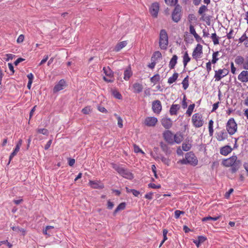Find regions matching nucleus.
I'll list each match as a JSON object with an SVG mask.
<instances>
[{
	"mask_svg": "<svg viewBox=\"0 0 248 248\" xmlns=\"http://www.w3.org/2000/svg\"><path fill=\"white\" fill-rule=\"evenodd\" d=\"M211 38L215 45L219 44V37L217 36L216 33H212L211 36Z\"/></svg>",
	"mask_w": 248,
	"mask_h": 248,
	"instance_id": "obj_37",
	"label": "nucleus"
},
{
	"mask_svg": "<svg viewBox=\"0 0 248 248\" xmlns=\"http://www.w3.org/2000/svg\"><path fill=\"white\" fill-rule=\"evenodd\" d=\"M160 147H161V148L162 150V151L165 153H166V154H170V148H169V146H168V145H167L165 143H164L163 142H161L160 143Z\"/></svg>",
	"mask_w": 248,
	"mask_h": 248,
	"instance_id": "obj_30",
	"label": "nucleus"
},
{
	"mask_svg": "<svg viewBox=\"0 0 248 248\" xmlns=\"http://www.w3.org/2000/svg\"><path fill=\"white\" fill-rule=\"evenodd\" d=\"M183 135L180 132H177L174 135H173L174 143H180L183 141Z\"/></svg>",
	"mask_w": 248,
	"mask_h": 248,
	"instance_id": "obj_20",
	"label": "nucleus"
},
{
	"mask_svg": "<svg viewBox=\"0 0 248 248\" xmlns=\"http://www.w3.org/2000/svg\"><path fill=\"white\" fill-rule=\"evenodd\" d=\"M180 108V106L179 104H172L170 109V113L171 115H176L177 114L178 111Z\"/></svg>",
	"mask_w": 248,
	"mask_h": 248,
	"instance_id": "obj_21",
	"label": "nucleus"
},
{
	"mask_svg": "<svg viewBox=\"0 0 248 248\" xmlns=\"http://www.w3.org/2000/svg\"><path fill=\"white\" fill-rule=\"evenodd\" d=\"M24 39V36L23 34H20L17 38L16 42L18 43H21L23 42Z\"/></svg>",
	"mask_w": 248,
	"mask_h": 248,
	"instance_id": "obj_58",
	"label": "nucleus"
},
{
	"mask_svg": "<svg viewBox=\"0 0 248 248\" xmlns=\"http://www.w3.org/2000/svg\"><path fill=\"white\" fill-rule=\"evenodd\" d=\"M168 230L167 229H163V239L162 240V242L164 243L165 241L167 240V234L168 233Z\"/></svg>",
	"mask_w": 248,
	"mask_h": 248,
	"instance_id": "obj_55",
	"label": "nucleus"
},
{
	"mask_svg": "<svg viewBox=\"0 0 248 248\" xmlns=\"http://www.w3.org/2000/svg\"><path fill=\"white\" fill-rule=\"evenodd\" d=\"M241 164V161L237 159L236 155H232L222 161V165L223 166L227 167H231L230 170L232 173H235L239 170Z\"/></svg>",
	"mask_w": 248,
	"mask_h": 248,
	"instance_id": "obj_1",
	"label": "nucleus"
},
{
	"mask_svg": "<svg viewBox=\"0 0 248 248\" xmlns=\"http://www.w3.org/2000/svg\"><path fill=\"white\" fill-rule=\"evenodd\" d=\"M112 93L115 98L118 99H122V96L121 94L117 90H113Z\"/></svg>",
	"mask_w": 248,
	"mask_h": 248,
	"instance_id": "obj_45",
	"label": "nucleus"
},
{
	"mask_svg": "<svg viewBox=\"0 0 248 248\" xmlns=\"http://www.w3.org/2000/svg\"><path fill=\"white\" fill-rule=\"evenodd\" d=\"M206 70L209 74L210 72L211 71V62L210 61H209L206 64Z\"/></svg>",
	"mask_w": 248,
	"mask_h": 248,
	"instance_id": "obj_56",
	"label": "nucleus"
},
{
	"mask_svg": "<svg viewBox=\"0 0 248 248\" xmlns=\"http://www.w3.org/2000/svg\"><path fill=\"white\" fill-rule=\"evenodd\" d=\"M153 192H149L146 193L145 195V198L148 200H152L153 199Z\"/></svg>",
	"mask_w": 248,
	"mask_h": 248,
	"instance_id": "obj_62",
	"label": "nucleus"
},
{
	"mask_svg": "<svg viewBox=\"0 0 248 248\" xmlns=\"http://www.w3.org/2000/svg\"><path fill=\"white\" fill-rule=\"evenodd\" d=\"M214 121L212 120H210L209 122V132L210 136H213L214 132L213 129Z\"/></svg>",
	"mask_w": 248,
	"mask_h": 248,
	"instance_id": "obj_39",
	"label": "nucleus"
},
{
	"mask_svg": "<svg viewBox=\"0 0 248 248\" xmlns=\"http://www.w3.org/2000/svg\"><path fill=\"white\" fill-rule=\"evenodd\" d=\"M189 32L193 36L197 34L194 27L192 24L189 26Z\"/></svg>",
	"mask_w": 248,
	"mask_h": 248,
	"instance_id": "obj_53",
	"label": "nucleus"
},
{
	"mask_svg": "<svg viewBox=\"0 0 248 248\" xmlns=\"http://www.w3.org/2000/svg\"><path fill=\"white\" fill-rule=\"evenodd\" d=\"M134 152L136 153H140L142 154H144V152L138 146L136 145H134Z\"/></svg>",
	"mask_w": 248,
	"mask_h": 248,
	"instance_id": "obj_50",
	"label": "nucleus"
},
{
	"mask_svg": "<svg viewBox=\"0 0 248 248\" xmlns=\"http://www.w3.org/2000/svg\"><path fill=\"white\" fill-rule=\"evenodd\" d=\"M126 207V203L124 202L120 203L115 209L113 215H115L119 211L124 210Z\"/></svg>",
	"mask_w": 248,
	"mask_h": 248,
	"instance_id": "obj_27",
	"label": "nucleus"
},
{
	"mask_svg": "<svg viewBox=\"0 0 248 248\" xmlns=\"http://www.w3.org/2000/svg\"><path fill=\"white\" fill-rule=\"evenodd\" d=\"M228 74V71L226 69H218L215 71L214 78L215 81H219L222 78L225 77Z\"/></svg>",
	"mask_w": 248,
	"mask_h": 248,
	"instance_id": "obj_8",
	"label": "nucleus"
},
{
	"mask_svg": "<svg viewBox=\"0 0 248 248\" xmlns=\"http://www.w3.org/2000/svg\"><path fill=\"white\" fill-rule=\"evenodd\" d=\"M218 53L219 51H216L213 52L212 54V61L211 62V63L213 64H215L216 63H217V62L219 60V58L217 57Z\"/></svg>",
	"mask_w": 248,
	"mask_h": 248,
	"instance_id": "obj_36",
	"label": "nucleus"
},
{
	"mask_svg": "<svg viewBox=\"0 0 248 248\" xmlns=\"http://www.w3.org/2000/svg\"><path fill=\"white\" fill-rule=\"evenodd\" d=\"M232 151V148L230 146L226 145L220 148V153L222 155H227Z\"/></svg>",
	"mask_w": 248,
	"mask_h": 248,
	"instance_id": "obj_22",
	"label": "nucleus"
},
{
	"mask_svg": "<svg viewBox=\"0 0 248 248\" xmlns=\"http://www.w3.org/2000/svg\"><path fill=\"white\" fill-rule=\"evenodd\" d=\"M149 188H154V189H157V188H160L161 187L160 185H156L154 183H149L148 185Z\"/></svg>",
	"mask_w": 248,
	"mask_h": 248,
	"instance_id": "obj_49",
	"label": "nucleus"
},
{
	"mask_svg": "<svg viewBox=\"0 0 248 248\" xmlns=\"http://www.w3.org/2000/svg\"><path fill=\"white\" fill-rule=\"evenodd\" d=\"M237 128V124L234 119L232 118L229 119L226 124L228 133L231 135H233L236 132Z\"/></svg>",
	"mask_w": 248,
	"mask_h": 248,
	"instance_id": "obj_6",
	"label": "nucleus"
},
{
	"mask_svg": "<svg viewBox=\"0 0 248 248\" xmlns=\"http://www.w3.org/2000/svg\"><path fill=\"white\" fill-rule=\"evenodd\" d=\"M17 154L16 152H15L14 151L11 153L9 156V159L8 161V164H10V162L12 160L13 158Z\"/></svg>",
	"mask_w": 248,
	"mask_h": 248,
	"instance_id": "obj_63",
	"label": "nucleus"
},
{
	"mask_svg": "<svg viewBox=\"0 0 248 248\" xmlns=\"http://www.w3.org/2000/svg\"><path fill=\"white\" fill-rule=\"evenodd\" d=\"M202 54V46L198 44L196 47L194 49L192 53V57L195 60H198L201 58V55Z\"/></svg>",
	"mask_w": 248,
	"mask_h": 248,
	"instance_id": "obj_10",
	"label": "nucleus"
},
{
	"mask_svg": "<svg viewBox=\"0 0 248 248\" xmlns=\"http://www.w3.org/2000/svg\"><path fill=\"white\" fill-rule=\"evenodd\" d=\"M178 57L176 55H174L170 61L169 66L170 69H173L177 63Z\"/></svg>",
	"mask_w": 248,
	"mask_h": 248,
	"instance_id": "obj_26",
	"label": "nucleus"
},
{
	"mask_svg": "<svg viewBox=\"0 0 248 248\" xmlns=\"http://www.w3.org/2000/svg\"><path fill=\"white\" fill-rule=\"evenodd\" d=\"M111 165L113 169L124 178L129 180H132L134 178L132 173L128 169L123 167L122 165L114 163H112Z\"/></svg>",
	"mask_w": 248,
	"mask_h": 248,
	"instance_id": "obj_2",
	"label": "nucleus"
},
{
	"mask_svg": "<svg viewBox=\"0 0 248 248\" xmlns=\"http://www.w3.org/2000/svg\"><path fill=\"white\" fill-rule=\"evenodd\" d=\"M238 79L242 82L248 81V71H242L238 76Z\"/></svg>",
	"mask_w": 248,
	"mask_h": 248,
	"instance_id": "obj_15",
	"label": "nucleus"
},
{
	"mask_svg": "<svg viewBox=\"0 0 248 248\" xmlns=\"http://www.w3.org/2000/svg\"><path fill=\"white\" fill-rule=\"evenodd\" d=\"M186 97L185 95H184L182 102V106L184 109L186 108L187 107V103L186 102Z\"/></svg>",
	"mask_w": 248,
	"mask_h": 248,
	"instance_id": "obj_52",
	"label": "nucleus"
},
{
	"mask_svg": "<svg viewBox=\"0 0 248 248\" xmlns=\"http://www.w3.org/2000/svg\"><path fill=\"white\" fill-rule=\"evenodd\" d=\"M133 92L136 93H139L142 91L143 86L141 84L136 82L132 86Z\"/></svg>",
	"mask_w": 248,
	"mask_h": 248,
	"instance_id": "obj_19",
	"label": "nucleus"
},
{
	"mask_svg": "<svg viewBox=\"0 0 248 248\" xmlns=\"http://www.w3.org/2000/svg\"><path fill=\"white\" fill-rule=\"evenodd\" d=\"M248 39V36H247L246 32H245L242 36L238 39L239 43H242L245 42Z\"/></svg>",
	"mask_w": 248,
	"mask_h": 248,
	"instance_id": "obj_47",
	"label": "nucleus"
},
{
	"mask_svg": "<svg viewBox=\"0 0 248 248\" xmlns=\"http://www.w3.org/2000/svg\"><path fill=\"white\" fill-rule=\"evenodd\" d=\"M161 124L165 128L168 129L171 127L172 122L170 118H164L161 120Z\"/></svg>",
	"mask_w": 248,
	"mask_h": 248,
	"instance_id": "obj_16",
	"label": "nucleus"
},
{
	"mask_svg": "<svg viewBox=\"0 0 248 248\" xmlns=\"http://www.w3.org/2000/svg\"><path fill=\"white\" fill-rule=\"evenodd\" d=\"M233 32V30L232 29H231L228 33H227L226 36L228 39H230L232 38H233V37L232 36V34Z\"/></svg>",
	"mask_w": 248,
	"mask_h": 248,
	"instance_id": "obj_61",
	"label": "nucleus"
},
{
	"mask_svg": "<svg viewBox=\"0 0 248 248\" xmlns=\"http://www.w3.org/2000/svg\"><path fill=\"white\" fill-rule=\"evenodd\" d=\"M127 45L126 41H122L118 43L114 47V51L116 52L120 51L122 48L125 47Z\"/></svg>",
	"mask_w": 248,
	"mask_h": 248,
	"instance_id": "obj_24",
	"label": "nucleus"
},
{
	"mask_svg": "<svg viewBox=\"0 0 248 248\" xmlns=\"http://www.w3.org/2000/svg\"><path fill=\"white\" fill-rule=\"evenodd\" d=\"M159 10V5L157 2L153 3L149 8L150 13L154 17L157 16Z\"/></svg>",
	"mask_w": 248,
	"mask_h": 248,
	"instance_id": "obj_9",
	"label": "nucleus"
},
{
	"mask_svg": "<svg viewBox=\"0 0 248 248\" xmlns=\"http://www.w3.org/2000/svg\"><path fill=\"white\" fill-rule=\"evenodd\" d=\"M192 122L193 125L197 128L202 127L204 124L202 115L200 113H197L193 114L192 117Z\"/></svg>",
	"mask_w": 248,
	"mask_h": 248,
	"instance_id": "obj_5",
	"label": "nucleus"
},
{
	"mask_svg": "<svg viewBox=\"0 0 248 248\" xmlns=\"http://www.w3.org/2000/svg\"><path fill=\"white\" fill-rule=\"evenodd\" d=\"M228 137V133L224 130H221L217 133V139L218 141H223Z\"/></svg>",
	"mask_w": 248,
	"mask_h": 248,
	"instance_id": "obj_17",
	"label": "nucleus"
},
{
	"mask_svg": "<svg viewBox=\"0 0 248 248\" xmlns=\"http://www.w3.org/2000/svg\"><path fill=\"white\" fill-rule=\"evenodd\" d=\"M103 70L104 73L107 76H108L109 78H112L113 77V73L109 67H108L107 68L104 67Z\"/></svg>",
	"mask_w": 248,
	"mask_h": 248,
	"instance_id": "obj_34",
	"label": "nucleus"
},
{
	"mask_svg": "<svg viewBox=\"0 0 248 248\" xmlns=\"http://www.w3.org/2000/svg\"><path fill=\"white\" fill-rule=\"evenodd\" d=\"M89 184L91 187L95 189H102L104 187V185L99 181L90 180Z\"/></svg>",
	"mask_w": 248,
	"mask_h": 248,
	"instance_id": "obj_18",
	"label": "nucleus"
},
{
	"mask_svg": "<svg viewBox=\"0 0 248 248\" xmlns=\"http://www.w3.org/2000/svg\"><path fill=\"white\" fill-rule=\"evenodd\" d=\"M183 64H184V67L185 68L186 66L187 63L190 61V58L188 56L187 51L185 52V53L183 57Z\"/></svg>",
	"mask_w": 248,
	"mask_h": 248,
	"instance_id": "obj_28",
	"label": "nucleus"
},
{
	"mask_svg": "<svg viewBox=\"0 0 248 248\" xmlns=\"http://www.w3.org/2000/svg\"><path fill=\"white\" fill-rule=\"evenodd\" d=\"M188 19L189 22H191V21L196 20V18L194 14H191L188 16Z\"/></svg>",
	"mask_w": 248,
	"mask_h": 248,
	"instance_id": "obj_59",
	"label": "nucleus"
},
{
	"mask_svg": "<svg viewBox=\"0 0 248 248\" xmlns=\"http://www.w3.org/2000/svg\"><path fill=\"white\" fill-rule=\"evenodd\" d=\"M244 59L243 57L241 56H238L236 57L235 59V62L239 65H241L244 63Z\"/></svg>",
	"mask_w": 248,
	"mask_h": 248,
	"instance_id": "obj_41",
	"label": "nucleus"
},
{
	"mask_svg": "<svg viewBox=\"0 0 248 248\" xmlns=\"http://www.w3.org/2000/svg\"><path fill=\"white\" fill-rule=\"evenodd\" d=\"M206 240V238L203 236L201 235L198 237L197 239L194 240L193 243L199 248L202 243H203Z\"/></svg>",
	"mask_w": 248,
	"mask_h": 248,
	"instance_id": "obj_23",
	"label": "nucleus"
},
{
	"mask_svg": "<svg viewBox=\"0 0 248 248\" xmlns=\"http://www.w3.org/2000/svg\"><path fill=\"white\" fill-rule=\"evenodd\" d=\"M48 59V55H45L44 56L43 59L41 60L40 63L38 64V66H41L44 63H45Z\"/></svg>",
	"mask_w": 248,
	"mask_h": 248,
	"instance_id": "obj_54",
	"label": "nucleus"
},
{
	"mask_svg": "<svg viewBox=\"0 0 248 248\" xmlns=\"http://www.w3.org/2000/svg\"><path fill=\"white\" fill-rule=\"evenodd\" d=\"M164 140L170 144H174L173 135L172 133L169 130L165 131L163 134Z\"/></svg>",
	"mask_w": 248,
	"mask_h": 248,
	"instance_id": "obj_12",
	"label": "nucleus"
},
{
	"mask_svg": "<svg viewBox=\"0 0 248 248\" xmlns=\"http://www.w3.org/2000/svg\"><path fill=\"white\" fill-rule=\"evenodd\" d=\"M178 77V74L175 72L173 75L168 78V82L169 84H172L174 82Z\"/></svg>",
	"mask_w": 248,
	"mask_h": 248,
	"instance_id": "obj_31",
	"label": "nucleus"
},
{
	"mask_svg": "<svg viewBox=\"0 0 248 248\" xmlns=\"http://www.w3.org/2000/svg\"><path fill=\"white\" fill-rule=\"evenodd\" d=\"M161 160L164 164H165L168 166H169L170 165V160L169 158L162 156L161 157Z\"/></svg>",
	"mask_w": 248,
	"mask_h": 248,
	"instance_id": "obj_48",
	"label": "nucleus"
},
{
	"mask_svg": "<svg viewBox=\"0 0 248 248\" xmlns=\"http://www.w3.org/2000/svg\"><path fill=\"white\" fill-rule=\"evenodd\" d=\"M195 107V104H190L188 107V108L186 111V114L189 116H191Z\"/></svg>",
	"mask_w": 248,
	"mask_h": 248,
	"instance_id": "obj_38",
	"label": "nucleus"
},
{
	"mask_svg": "<svg viewBox=\"0 0 248 248\" xmlns=\"http://www.w3.org/2000/svg\"><path fill=\"white\" fill-rule=\"evenodd\" d=\"M36 131L39 134H42L44 135H48L49 134L48 131L46 128H38Z\"/></svg>",
	"mask_w": 248,
	"mask_h": 248,
	"instance_id": "obj_42",
	"label": "nucleus"
},
{
	"mask_svg": "<svg viewBox=\"0 0 248 248\" xmlns=\"http://www.w3.org/2000/svg\"><path fill=\"white\" fill-rule=\"evenodd\" d=\"M220 217V216H217L215 217H212L210 216L205 217H203L202 219V222H205L208 220H212V221H216L217 219H218Z\"/></svg>",
	"mask_w": 248,
	"mask_h": 248,
	"instance_id": "obj_35",
	"label": "nucleus"
},
{
	"mask_svg": "<svg viewBox=\"0 0 248 248\" xmlns=\"http://www.w3.org/2000/svg\"><path fill=\"white\" fill-rule=\"evenodd\" d=\"M165 3L170 6H176L178 3V0H164Z\"/></svg>",
	"mask_w": 248,
	"mask_h": 248,
	"instance_id": "obj_40",
	"label": "nucleus"
},
{
	"mask_svg": "<svg viewBox=\"0 0 248 248\" xmlns=\"http://www.w3.org/2000/svg\"><path fill=\"white\" fill-rule=\"evenodd\" d=\"M91 107L88 106L82 108L81 112L84 114H89L91 112Z\"/></svg>",
	"mask_w": 248,
	"mask_h": 248,
	"instance_id": "obj_44",
	"label": "nucleus"
},
{
	"mask_svg": "<svg viewBox=\"0 0 248 248\" xmlns=\"http://www.w3.org/2000/svg\"><path fill=\"white\" fill-rule=\"evenodd\" d=\"M169 44L168 35L167 31L162 29L159 33V46L161 49L166 50Z\"/></svg>",
	"mask_w": 248,
	"mask_h": 248,
	"instance_id": "obj_4",
	"label": "nucleus"
},
{
	"mask_svg": "<svg viewBox=\"0 0 248 248\" xmlns=\"http://www.w3.org/2000/svg\"><path fill=\"white\" fill-rule=\"evenodd\" d=\"M52 140H49L47 142L46 144L45 145V146L44 147L45 150H48L50 148V147L51 146V144L52 143Z\"/></svg>",
	"mask_w": 248,
	"mask_h": 248,
	"instance_id": "obj_60",
	"label": "nucleus"
},
{
	"mask_svg": "<svg viewBox=\"0 0 248 248\" xmlns=\"http://www.w3.org/2000/svg\"><path fill=\"white\" fill-rule=\"evenodd\" d=\"M132 75V72L131 70V67L129 66L124 71V78L125 80H128Z\"/></svg>",
	"mask_w": 248,
	"mask_h": 248,
	"instance_id": "obj_25",
	"label": "nucleus"
},
{
	"mask_svg": "<svg viewBox=\"0 0 248 248\" xmlns=\"http://www.w3.org/2000/svg\"><path fill=\"white\" fill-rule=\"evenodd\" d=\"M198 163V159L192 152L186 153L185 155V158L178 161V163L182 165L189 164L192 166H196Z\"/></svg>",
	"mask_w": 248,
	"mask_h": 248,
	"instance_id": "obj_3",
	"label": "nucleus"
},
{
	"mask_svg": "<svg viewBox=\"0 0 248 248\" xmlns=\"http://www.w3.org/2000/svg\"><path fill=\"white\" fill-rule=\"evenodd\" d=\"M208 10V8L207 6L205 5H202L199 9L198 10V14L202 16H204V13H205L206 11Z\"/></svg>",
	"mask_w": 248,
	"mask_h": 248,
	"instance_id": "obj_32",
	"label": "nucleus"
},
{
	"mask_svg": "<svg viewBox=\"0 0 248 248\" xmlns=\"http://www.w3.org/2000/svg\"><path fill=\"white\" fill-rule=\"evenodd\" d=\"M152 110L156 114H159L162 110V105L160 101L156 100L152 102Z\"/></svg>",
	"mask_w": 248,
	"mask_h": 248,
	"instance_id": "obj_11",
	"label": "nucleus"
},
{
	"mask_svg": "<svg viewBox=\"0 0 248 248\" xmlns=\"http://www.w3.org/2000/svg\"><path fill=\"white\" fill-rule=\"evenodd\" d=\"M66 86V82L63 79H61L54 87L53 92L56 93L64 89V87Z\"/></svg>",
	"mask_w": 248,
	"mask_h": 248,
	"instance_id": "obj_13",
	"label": "nucleus"
},
{
	"mask_svg": "<svg viewBox=\"0 0 248 248\" xmlns=\"http://www.w3.org/2000/svg\"><path fill=\"white\" fill-rule=\"evenodd\" d=\"M243 68L245 69L248 70V56L246 58V62L243 64Z\"/></svg>",
	"mask_w": 248,
	"mask_h": 248,
	"instance_id": "obj_64",
	"label": "nucleus"
},
{
	"mask_svg": "<svg viewBox=\"0 0 248 248\" xmlns=\"http://www.w3.org/2000/svg\"><path fill=\"white\" fill-rule=\"evenodd\" d=\"M97 109L102 113H107L108 112L107 110L104 107L101 106H98L97 107Z\"/></svg>",
	"mask_w": 248,
	"mask_h": 248,
	"instance_id": "obj_57",
	"label": "nucleus"
},
{
	"mask_svg": "<svg viewBox=\"0 0 248 248\" xmlns=\"http://www.w3.org/2000/svg\"><path fill=\"white\" fill-rule=\"evenodd\" d=\"M160 76L159 74H156L153 76L150 80L152 83H156L160 80Z\"/></svg>",
	"mask_w": 248,
	"mask_h": 248,
	"instance_id": "obj_43",
	"label": "nucleus"
},
{
	"mask_svg": "<svg viewBox=\"0 0 248 248\" xmlns=\"http://www.w3.org/2000/svg\"><path fill=\"white\" fill-rule=\"evenodd\" d=\"M188 78H189L188 76H186L184 78V79L183 80V81L182 82V84L183 85V87L184 90L187 89V88L188 87V86H189Z\"/></svg>",
	"mask_w": 248,
	"mask_h": 248,
	"instance_id": "obj_33",
	"label": "nucleus"
},
{
	"mask_svg": "<svg viewBox=\"0 0 248 248\" xmlns=\"http://www.w3.org/2000/svg\"><path fill=\"white\" fill-rule=\"evenodd\" d=\"M181 7L179 4H177L172 12V20L174 22L178 23L181 20Z\"/></svg>",
	"mask_w": 248,
	"mask_h": 248,
	"instance_id": "obj_7",
	"label": "nucleus"
},
{
	"mask_svg": "<svg viewBox=\"0 0 248 248\" xmlns=\"http://www.w3.org/2000/svg\"><path fill=\"white\" fill-rule=\"evenodd\" d=\"M115 116H116V118H117V120H118V126L120 128H122L123 126V121L122 119L121 118V117L120 116H118L116 114H115Z\"/></svg>",
	"mask_w": 248,
	"mask_h": 248,
	"instance_id": "obj_46",
	"label": "nucleus"
},
{
	"mask_svg": "<svg viewBox=\"0 0 248 248\" xmlns=\"http://www.w3.org/2000/svg\"><path fill=\"white\" fill-rule=\"evenodd\" d=\"M157 122V119L155 117H147L144 121V124L148 126H154Z\"/></svg>",
	"mask_w": 248,
	"mask_h": 248,
	"instance_id": "obj_14",
	"label": "nucleus"
},
{
	"mask_svg": "<svg viewBox=\"0 0 248 248\" xmlns=\"http://www.w3.org/2000/svg\"><path fill=\"white\" fill-rule=\"evenodd\" d=\"M153 56L156 58V59H161L162 58V54L159 51H156L154 53Z\"/></svg>",
	"mask_w": 248,
	"mask_h": 248,
	"instance_id": "obj_51",
	"label": "nucleus"
},
{
	"mask_svg": "<svg viewBox=\"0 0 248 248\" xmlns=\"http://www.w3.org/2000/svg\"><path fill=\"white\" fill-rule=\"evenodd\" d=\"M182 148L184 151L187 152L191 149V144L188 142L185 141L182 144Z\"/></svg>",
	"mask_w": 248,
	"mask_h": 248,
	"instance_id": "obj_29",
	"label": "nucleus"
}]
</instances>
